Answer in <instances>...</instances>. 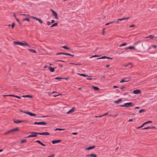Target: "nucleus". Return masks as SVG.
Segmentation results:
<instances>
[{
	"instance_id": "obj_1",
	"label": "nucleus",
	"mask_w": 157,
	"mask_h": 157,
	"mask_svg": "<svg viewBox=\"0 0 157 157\" xmlns=\"http://www.w3.org/2000/svg\"><path fill=\"white\" fill-rule=\"evenodd\" d=\"M134 105V104L132 102H127L124 103V105H119L120 107H129L132 106Z\"/></svg>"
},
{
	"instance_id": "obj_2",
	"label": "nucleus",
	"mask_w": 157,
	"mask_h": 157,
	"mask_svg": "<svg viewBox=\"0 0 157 157\" xmlns=\"http://www.w3.org/2000/svg\"><path fill=\"white\" fill-rule=\"evenodd\" d=\"M30 133H31V134L25 137V138H30V137H36L37 136V135L38 134V132H30Z\"/></svg>"
},
{
	"instance_id": "obj_3",
	"label": "nucleus",
	"mask_w": 157,
	"mask_h": 157,
	"mask_svg": "<svg viewBox=\"0 0 157 157\" xmlns=\"http://www.w3.org/2000/svg\"><path fill=\"white\" fill-rule=\"evenodd\" d=\"M20 111L22 113H25L26 114H27L31 116H36V114L33 113H32L31 112L29 111H24L21 110Z\"/></svg>"
},
{
	"instance_id": "obj_4",
	"label": "nucleus",
	"mask_w": 157,
	"mask_h": 157,
	"mask_svg": "<svg viewBox=\"0 0 157 157\" xmlns=\"http://www.w3.org/2000/svg\"><path fill=\"white\" fill-rule=\"evenodd\" d=\"M13 122L15 123L18 124L20 123H26L27 122V121L26 120H15L14 119L13 120Z\"/></svg>"
},
{
	"instance_id": "obj_5",
	"label": "nucleus",
	"mask_w": 157,
	"mask_h": 157,
	"mask_svg": "<svg viewBox=\"0 0 157 157\" xmlns=\"http://www.w3.org/2000/svg\"><path fill=\"white\" fill-rule=\"evenodd\" d=\"M18 129H19V128H18L17 127V128H13V129H12L11 130H10L8 131L7 132L5 133V134H6L9 133H10L11 132H13L14 131H17L18 130Z\"/></svg>"
},
{
	"instance_id": "obj_6",
	"label": "nucleus",
	"mask_w": 157,
	"mask_h": 157,
	"mask_svg": "<svg viewBox=\"0 0 157 157\" xmlns=\"http://www.w3.org/2000/svg\"><path fill=\"white\" fill-rule=\"evenodd\" d=\"M152 123V121H147L146 122H145L144 123L142 124V125L141 126H140L137 127L136 128L137 129H139V128H141L142 127H143V126L145 124H148V123Z\"/></svg>"
},
{
	"instance_id": "obj_7",
	"label": "nucleus",
	"mask_w": 157,
	"mask_h": 157,
	"mask_svg": "<svg viewBox=\"0 0 157 157\" xmlns=\"http://www.w3.org/2000/svg\"><path fill=\"white\" fill-rule=\"evenodd\" d=\"M35 124H39L42 125H46L47 124L46 123L44 122H35L34 123Z\"/></svg>"
},
{
	"instance_id": "obj_8",
	"label": "nucleus",
	"mask_w": 157,
	"mask_h": 157,
	"mask_svg": "<svg viewBox=\"0 0 157 157\" xmlns=\"http://www.w3.org/2000/svg\"><path fill=\"white\" fill-rule=\"evenodd\" d=\"M52 15L55 16V18L57 19H58V17L57 16V13L53 10H52Z\"/></svg>"
},
{
	"instance_id": "obj_9",
	"label": "nucleus",
	"mask_w": 157,
	"mask_h": 157,
	"mask_svg": "<svg viewBox=\"0 0 157 157\" xmlns=\"http://www.w3.org/2000/svg\"><path fill=\"white\" fill-rule=\"evenodd\" d=\"M38 134L40 135H48L50 133L47 132H44L42 133L38 132Z\"/></svg>"
},
{
	"instance_id": "obj_10",
	"label": "nucleus",
	"mask_w": 157,
	"mask_h": 157,
	"mask_svg": "<svg viewBox=\"0 0 157 157\" xmlns=\"http://www.w3.org/2000/svg\"><path fill=\"white\" fill-rule=\"evenodd\" d=\"M131 78V77L130 76H129L127 77H124V80H125V82H128L130 80Z\"/></svg>"
},
{
	"instance_id": "obj_11",
	"label": "nucleus",
	"mask_w": 157,
	"mask_h": 157,
	"mask_svg": "<svg viewBox=\"0 0 157 157\" xmlns=\"http://www.w3.org/2000/svg\"><path fill=\"white\" fill-rule=\"evenodd\" d=\"M140 90H135L133 91V93L135 94H138L141 93Z\"/></svg>"
},
{
	"instance_id": "obj_12",
	"label": "nucleus",
	"mask_w": 157,
	"mask_h": 157,
	"mask_svg": "<svg viewBox=\"0 0 157 157\" xmlns=\"http://www.w3.org/2000/svg\"><path fill=\"white\" fill-rule=\"evenodd\" d=\"M61 140H53L52 141V143L53 144H55L56 143H58L61 142Z\"/></svg>"
},
{
	"instance_id": "obj_13",
	"label": "nucleus",
	"mask_w": 157,
	"mask_h": 157,
	"mask_svg": "<svg viewBox=\"0 0 157 157\" xmlns=\"http://www.w3.org/2000/svg\"><path fill=\"white\" fill-rule=\"evenodd\" d=\"M32 17L38 21L40 24H42L43 23L42 21L40 19L34 17Z\"/></svg>"
},
{
	"instance_id": "obj_14",
	"label": "nucleus",
	"mask_w": 157,
	"mask_h": 157,
	"mask_svg": "<svg viewBox=\"0 0 157 157\" xmlns=\"http://www.w3.org/2000/svg\"><path fill=\"white\" fill-rule=\"evenodd\" d=\"M95 147V146H90L86 148H85V150H90L91 149H92L94 148Z\"/></svg>"
},
{
	"instance_id": "obj_15",
	"label": "nucleus",
	"mask_w": 157,
	"mask_h": 157,
	"mask_svg": "<svg viewBox=\"0 0 157 157\" xmlns=\"http://www.w3.org/2000/svg\"><path fill=\"white\" fill-rule=\"evenodd\" d=\"M19 45H21V46H28L29 47H30V46L29 45H28L26 43H22V42H20V44H19Z\"/></svg>"
},
{
	"instance_id": "obj_16",
	"label": "nucleus",
	"mask_w": 157,
	"mask_h": 157,
	"mask_svg": "<svg viewBox=\"0 0 157 157\" xmlns=\"http://www.w3.org/2000/svg\"><path fill=\"white\" fill-rule=\"evenodd\" d=\"M105 58H107V59H112V58L109 57H107L106 56H103L101 58H98L97 59H105Z\"/></svg>"
},
{
	"instance_id": "obj_17",
	"label": "nucleus",
	"mask_w": 157,
	"mask_h": 157,
	"mask_svg": "<svg viewBox=\"0 0 157 157\" xmlns=\"http://www.w3.org/2000/svg\"><path fill=\"white\" fill-rule=\"evenodd\" d=\"M75 110V108L74 107H73L70 110L68 111L67 113V114H68L71 113H72L74 112Z\"/></svg>"
},
{
	"instance_id": "obj_18",
	"label": "nucleus",
	"mask_w": 157,
	"mask_h": 157,
	"mask_svg": "<svg viewBox=\"0 0 157 157\" xmlns=\"http://www.w3.org/2000/svg\"><path fill=\"white\" fill-rule=\"evenodd\" d=\"M48 69L50 71L52 72H53L55 71V69L54 68L52 67L51 66H49L48 67Z\"/></svg>"
},
{
	"instance_id": "obj_19",
	"label": "nucleus",
	"mask_w": 157,
	"mask_h": 157,
	"mask_svg": "<svg viewBox=\"0 0 157 157\" xmlns=\"http://www.w3.org/2000/svg\"><path fill=\"white\" fill-rule=\"evenodd\" d=\"M35 142H37L39 144L43 146H45L46 145L44 144H43V143H42L40 141L38 140H36L35 141Z\"/></svg>"
},
{
	"instance_id": "obj_20",
	"label": "nucleus",
	"mask_w": 157,
	"mask_h": 157,
	"mask_svg": "<svg viewBox=\"0 0 157 157\" xmlns=\"http://www.w3.org/2000/svg\"><path fill=\"white\" fill-rule=\"evenodd\" d=\"M90 156L93 157H97V156L96 155L93 154H91L90 155H86V157H89Z\"/></svg>"
},
{
	"instance_id": "obj_21",
	"label": "nucleus",
	"mask_w": 157,
	"mask_h": 157,
	"mask_svg": "<svg viewBox=\"0 0 157 157\" xmlns=\"http://www.w3.org/2000/svg\"><path fill=\"white\" fill-rule=\"evenodd\" d=\"M135 49V47H134L133 46H129L128 47H126L125 48V49L126 50H128V49Z\"/></svg>"
},
{
	"instance_id": "obj_22",
	"label": "nucleus",
	"mask_w": 157,
	"mask_h": 157,
	"mask_svg": "<svg viewBox=\"0 0 157 157\" xmlns=\"http://www.w3.org/2000/svg\"><path fill=\"white\" fill-rule=\"evenodd\" d=\"M122 101V99L121 98L119 99L118 100L115 101L114 102L115 103L118 104L119 102H121Z\"/></svg>"
},
{
	"instance_id": "obj_23",
	"label": "nucleus",
	"mask_w": 157,
	"mask_h": 157,
	"mask_svg": "<svg viewBox=\"0 0 157 157\" xmlns=\"http://www.w3.org/2000/svg\"><path fill=\"white\" fill-rule=\"evenodd\" d=\"M22 97H27V98H32V96L31 95H23L22 96Z\"/></svg>"
},
{
	"instance_id": "obj_24",
	"label": "nucleus",
	"mask_w": 157,
	"mask_h": 157,
	"mask_svg": "<svg viewBox=\"0 0 157 157\" xmlns=\"http://www.w3.org/2000/svg\"><path fill=\"white\" fill-rule=\"evenodd\" d=\"M154 37L153 36L151 35H149L148 36L146 37V38H150L151 39H153Z\"/></svg>"
},
{
	"instance_id": "obj_25",
	"label": "nucleus",
	"mask_w": 157,
	"mask_h": 157,
	"mask_svg": "<svg viewBox=\"0 0 157 157\" xmlns=\"http://www.w3.org/2000/svg\"><path fill=\"white\" fill-rule=\"evenodd\" d=\"M64 55H68V56H74V55H72V54H71L70 53H65L64 54Z\"/></svg>"
},
{
	"instance_id": "obj_26",
	"label": "nucleus",
	"mask_w": 157,
	"mask_h": 157,
	"mask_svg": "<svg viewBox=\"0 0 157 157\" xmlns=\"http://www.w3.org/2000/svg\"><path fill=\"white\" fill-rule=\"evenodd\" d=\"M78 74L80 75L81 76H82L85 77H88V75H86L84 74H80L78 73Z\"/></svg>"
},
{
	"instance_id": "obj_27",
	"label": "nucleus",
	"mask_w": 157,
	"mask_h": 157,
	"mask_svg": "<svg viewBox=\"0 0 157 157\" xmlns=\"http://www.w3.org/2000/svg\"><path fill=\"white\" fill-rule=\"evenodd\" d=\"M20 42L14 41V42H13V43L14 44V45H19Z\"/></svg>"
},
{
	"instance_id": "obj_28",
	"label": "nucleus",
	"mask_w": 157,
	"mask_h": 157,
	"mask_svg": "<svg viewBox=\"0 0 157 157\" xmlns=\"http://www.w3.org/2000/svg\"><path fill=\"white\" fill-rule=\"evenodd\" d=\"M93 88L95 90H98L99 89V88L96 86H93Z\"/></svg>"
},
{
	"instance_id": "obj_29",
	"label": "nucleus",
	"mask_w": 157,
	"mask_h": 157,
	"mask_svg": "<svg viewBox=\"0 0 157 157\" xmlns=\"http://www.w3.org/2000/svg\"><path fill=\"white\" fill-rule=\"evenodd\" d=\"M58 25V23H55L54 24L52 25L51 27H52L54 26H57Z\"/></svg>"
},
{
	"instance_id": "obj_30",
	"label": "nucleus",
	"mask_w": 157,
	"mask_h": 157,
	"mask_svg": "<svg viewBox=\"0 0 157 157\" xmlns=\"http://www.w3.org/2000/svg\"><path fill=\"white\" fill-rule=\"evenodd\" d=\"M28 50L30 52H32L33 53H36V51L34 50L29 49H28Z\"/></svg>"
},
{
	"instance_id": "obj_31",
	"label": "nucleus",
	"mask_w": 157,
	"mask_h": 157,
	"mask_svg": "<svg viewBox=\"0 0 157 157\" xmlns=\"http://www.w3.org/2000/svg\"><path fill=\"white\" fill-rule=\"evenodd\" d=\"M65 129H62V128H56L55 129V131L56 130H60V131H62V130H64Z\"/></svg>"
},
{
	"instance_id": "obj_32",
	"label": "nucleus",
	"mask_w": 157,
	"mask_h": 157,
	"mask_svg": "<svg viewBox=\"0 0 157 157\" xmlns=\"http://www.w3.org/2000/svg\"><path fill=\"white\" fill-rule=\"evenodd\" d=\"M145 111V110L144 109H141L139 111V113H142V112H144Z\"/></svg>"
},
{
	"instance_id": "obj_33",
	"label": "nucleus",
	"mask_w": 157,
	"mask_h": 157,
	"mask_svg": "<svg viewBox=\"0 0 157 157\" xmlns=\"http://www.w3.org/2000/svg\"><path fill=\"white\" fill-rule=\"evenodd\" d=\"M127 44L126 43H123L122 44L120 45L119 46V47H122L123 46H125V45H127Z\"/></svg>"
},
{
	"instance_id": "obj_34",
	"label": "nucleus",
	"mask_w": 157,
	"mask_h": 157,
	"mask_svg": "<svg viewBox=\"0 0 157 157\" xmlns=\"http://www.w3.org/2000/svg\"><path fill=\"white\" fill-rule=\"evenodd\" d=\"M29 21V19L28 18H25L23 19L22 20L23 21Z\"/></svg>"
},
{
	"instance_id": "obj_35",
	"label": "nucleus",
	"mask_w": 157,
	"mask_h": 157,
	"mask_svg": "<svg viewBox=\"0 0 157 157\" xmlns=\"http://www.w3.org/2000/svg\"><path fill=\"white\" fill-rule=\"evenodd\" d=\"M71 64H74V65H82V64L80 63H71Z\"/></svg>"
},
{
	"instance_id": "obj_36",
	"label": "nucleus",
	"mask_w": 157,
	"mask_h": 157,
	"mask_svg": "<svg viewBox=\"0 0 157 157\" xmlns=\"http://www.w3.org/2000/svg\"><path fill=\"white\" fill-rule=\"evenodd\" d=\"M62 48H64V49H70V48H69L67 47L66 46H63L62 47Z\"/></svg>"
},
{
	"instance_id": "obj_37",
	"label": "nucleus",
	"mask_w": 157,
	"mask_h": 157,
	"mask_svg": "<svg viewBox=\"0 0 157 157\" xmlns=\"http://www.w3.org/2000/svg\"><path fill=\"white\" fill-rule=\"evenodd\" d=\"M63 79V78H60V77H56L55 78V79L57 80H60V79Z\"/></svg>"
},
{
	"instance_id": "obj_38",
	"label": "nucleus",
	"mask_w": 157,
	"mask_h": 157,
	"mask_svg": "<svg viewBox=\"0 0 157 157\" xmlns=\"http://www.w3.org/2000/svg\"><path fill=\"white\" fill-rule=\"evenodd\" d=\"M65 53H64V52H59V53H56V55H60V54H63V55H64V54Z\"/></svg>"
},
{
	"instance_id": "obj_39",
	"label": "nucleus",
	"mask_w": 157,
	"mask_h": 157,
	"mask_svg": "<svg viewBox=\"0 0 157 157\" xmlns=\"http://www.w3.org/2000/svg\"><path fill=\"white\" fill-rule=\"evenodd\" d=\"M130 18L129 17H124L122 18V19L123 20H126V19H128Z\"/></svg>"
},
{
	"instance_id": "obj_40",
	"label": "nucleus",
	"mask_w": 157,
	"mask_h": 157,
	"mask_svg": "<svg viewBox=\"0 0 157 157\" xmlns=\"http://www.w3.org/2000/svg\"><path fill=\"white\" fill-rule=\"evenodd\" d=\"M11 96V97H15V95H3V96Z\"/></svg>"
},
{
	"instance_id": "obj_41",
	"label": "nucleus",
	"mask_w": 157,
	"mask_h": 157,
	"mask_svg": "<svg viewBox=\"0 0 157 157\" xmlns=\"http://www.w3.org/2000/svg\"><path fill=\"white\" fill-rule=\"evenodd\" d=\"M17 21L19 23V24L21 25V23L19 22V20L17 18H16Z\"/></svg>"
},
{
	"instance_id": "obj_42",
	"label": "nucleus",
	"mask_w": 157,
	"mask_h": 157,
	"mask_svg": "<svg viewBox=\"0 0 157 157\" xmlns=\"http://www.w3.org/2000/svg\"><path fill=\"white\" fill-rule=\"evenodd\" d=\"M15 25V23H13L11 25V27L13 28H14Z\"/></svg>"
},
{
	"instance_id": "obj_43",
	"label": "nucleus",
	"mask_w": 157,
	"mask_h": 157,
	"mask_svg": "<svg viewBox=\"0 0 157 157\" xmlns=\"http://www.w3.org/2000/svg\"><path fill=\"white\" fill-rule=\"evenodd\" d=\"M21 143H24V142H26V140H21Z\"/></svg>"
},
{
	"instance_id": "obj_44",
	"label": "nucleus",
	"mask_w": 157,
	"mask_h": 157,
	"mask_svg": "<svg viewBox=\"0 0 157 157\" xmlns=\"http://www.w3.org/2000/svg\"><path fill=\"white\" fill-rule=\"evenodd\" d=\"M51 24V23L50 22V21H48L47 22V24L48 25H50Z\"/></svg>"
},
{
	"instance_id": "obj_45",
	"label": "nucleus",
	"mask_w": 157,
	"mask_h": 157,
	"mask_svg": "<svg viewBox=\"0 0 157 157\" xmlns=\"http://www.w3.org/2000/svg\"><path fill=\"white\" fill-rule=\"evenodd\" d=\"M124 82H125V80H124V79H123L120 81V82L122 83Z\"/></svg>"
},
{
	"instance_id": "obj_46",
	"label": "nucleus",
	"mask_w": 157,
	"mask_h": 157,
	"mask_svg": "<svg viewBox=\"0 0 157 157\" xmlns=\"http://www.w3.org/2000/svg\"><path fill=\"white\" fill-rule=\"evenodd\" d=\"M15 97H16V98H18L19 99H21V98L20 97L18 96H17V95H15Z\"/></svg>"
},
{
	"instance_id": "obj_47",
	"label": "nucleus",
	"mask_w": 157,
	"mask_h": 157,
	"mask_svg": "<svg viewBox=\"0 0 157 157\" xmlns=\"http://www.w3.org/2000/svg\"><path fill=\"white\" fill-rule=\"evenodd\" d=\"M151 46L152 48H156V46L155 45H152Z\"/></svg>"
},
{
	"instance_id": "obj_48",
	"label": "nucleus",
	"mask_w": 157,
	"mask_h": 157,
	"mask_svg": "<svg viewBox=\"0 0 157 157\" xmlns=\"http://www.w3.org/2000/svg\"><path fill=\"white\" fill-rule=\"evenodd\" d=\"M115 21H111V22H109V23H110V24H112V23H113L115 22Z\"/></svg>"
},
{
	"instance_id": "obj_49",
	"label": "nucleus",
	"mask_w": 157,
	"mask_h": 157,
	"mask_svg": "<svg viewBox=\"0 0 157 157\" xmlns=\"http://www.w3.org/2000/svg\"><path fill=\"white\" fill-rule=\"evenodd\" d=\"M140 42V41H137L136 42H135L134 43V44H137L138 43H139Z\"/></svg>"
},
{
	"instance_id": "obj_50",
	"label": "nucleus",
	"mask_w": 157,
	"mask_h": 157,
	"mask_svg": "<svg viewBox=\"0 0 157 157\" xmlns=\"http://www.w3.org/2000/svg\"><path fill=\"white\" fill-rule=\"evenodd\" d=\"M149 128L148 127H145L143 129H148V128Z\"/></svg>"
},
{
	"instance_id": "obj_51",
	"label": "nucleus",
	"mask_w": 157,
	"mask_h": 157,
	"mask_svg": "<svg viewBox=\"0 0 157 157\" xmlns=\"http://www.w3.org/2000/svg\"><path fill=\"white\" fill-rule=\"evenodd\" d=\"M135 25H131L129 27L130 28H131V27H135Z\"/></svg>"
},
{
	"instance_id": "obj_52",
	"label": "nucleus",
	"mask_w": 157,
	"mask_h": 157,
	"mask_svg": "<svg viewBox=\"0 0 157 157\" xmlns=\"http://www.w3.org/2000/svg\"><path fill=\"white\" fill-rule=\"evenodd\" d=\"M149 128H155V127H152V126H150V127H148Z\"/></svg>"
},
{
	"instance_id": "obj_53",
	"label": "nucleus",
	"mask_w": 157,
	"mask_h": 157,
	"mask_svg": "<svg viewBox=\"0 0 157 157\" xmlns=\"http://www.w3.org/2000/svg\"><path fill=\"white\" fill-rule=\"evenodd\" d=\"M99 56H98V55H95L94 56H92V57H98Z\"/></svg>"
},
{
	"instance_id": "obj_54",
	"label": "nucleus",
	"mask_w": 157,
	"mask_h": 157,
	"mask_svg": "<svg viewBox=\"0 0 157 157\" xmlns=\"http://www.w3.org/2000/svg\"><path fill=\"white\" fill-rule=\"evenodd\" d=\"M133 121V119H129V120H128V122H130V121Z\"/></svg>"
},
{
	"instance_id": "obj_55",
	"label": "nucleus",
	"mask_w": 157,
	"mask_h": 157,
	"mask_svg": "<svg viewBox=\"0 0 157 157\" xmlns=\"http://www.w3.org/2000/svg\"><path fill=\"white\" fill-rule=\"evenodd\" d=\"M62 95V94H59L58 95H54V96L55 97H57L59 95Z\"/></svg>"
},
{
	"instance_id": "obj_56",
	"label": "nucleus",
	"mask_w": 157,
	"mask_h": 157,
	"mask_svg": "<svg viewBox=\"0 0 157 157\" xmlns=\"http://www.w3.org/2000/svg\"><path fill=\"white\" fill-rule=\"evenodd\" d=\"M108 114V113H105L104 114L102 115V116H106V115H107Z\"/></svg>"
},
{
	"instance_id": "obj_57",
	"label": "nucleus",
	"mask_w": 157,
	"mask_h": 157,
	"mask_svg": "<svg viewBox=\"0 0 157 157\" xmlns=\"http://www.w3.org/2000/svg\"><path fill=\"white\" fill-rule=\"evenodd\" d=\"M125 88V86H123L122 87H121L120 89H123L124 88Z\"/></svg>"
},
{
	"instance_id": "obj_58",
	"label": "nucleus",
	"mask_w": 157,
	"mask_h": 157,
	"mask_svg": "<svg viewBox=\"0 0 157 157\" xmlns=\"http://www.w3.org/2000/svg\"><path fill=\"white\" fill-rule=\"evenodd\" d=\"M48 117V116H43L42 117H43V118H44V117Z\"/></svg>"
},
{
	"instance_id": "obj_59",
	"label": "nucleus",
	"mask_w": 157,
	"mask_h": 157,
	"mask_svg": "<svg viewBox=\"0 0 157 157\" xmlns=\"http://www.w3.org/2000/svg\"><path fill=\"white\" fill-rule=\"evenodd\" d=\"M105 28H103V31H102V34H103L104 33V30H105Z\"/></svg>"
},
{
	"instance_id": "obj_60",
	"label": "nucleus",
	"mask_w": 157,
	"mask_h": 157,
	"mask_svg": "<svg viewBox=\"0 0 157 157\" xmlns=\"http://www.w3.org/2000/svg\"><path fill=\"white\" fill-rule=\"evenodd\" d=\"M54 22H55L54 20H52L51 21V23H54Z\"/></svg>"
},
{
	"instance_id": "obj_61",
	"label": "nucleus",
	"mask_w": 157,
	"mask_h": 157,
	"mask_svg": "<svg viewBox=\"0 0 157 157\" xmlns=\"http://www.w3.org/2000/svg\"><path fill=\"white\" fill-rule=\"evenodd\" d=\"M72 134H73V135H76V134H77V132H74V133H72Z\"/></svg>"
},
{
	"instance_id": "obj_62",
	"label": "nucleus",
	"mask_w": 157,
	"mask_h": 157,
	"mask_svg": "<svg viewBox=\"0 0 157 157\" xmlns=\"http://www.w3.org/2000/svg\"><path fill=\"white\" fill-rule=\"evenodd\" d=\"M55 156L54 154L52 155H50L51 157H54Z\"/></svg>"
},
{
	"instance_id": "obj_63",
	"label": "nucleus",
	"mask_w": 157,
	"mask_h": 157,
	"mask_svg": "<svg viewBox=\"0 0 157 157\" xmlns=\"http://www.w3.org/2000/svg\"><path fill=\"white\" fill-rule=\"evenodd\" d=\"M68 79V78H63V79H64L65 80H67Z\"/></svg>"
},
{
	"instance_id": "obj_64",
	"label": "nucleus",
	"mask_w": 157,
	"mask_h": 157,
	"mask_svg": "<svg viewBox=\"0 0 157 157\" xmlns=\"http://www.w3.org/2000/svg\"><path fill=\"white\" fill-rule=\"evenodd\" d=\"M113 88H118V87L117 86H113Z\"/></svg>"
}]
</instances>
